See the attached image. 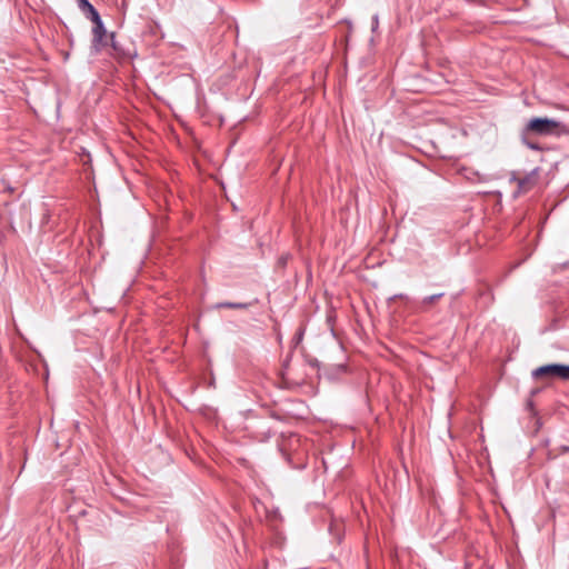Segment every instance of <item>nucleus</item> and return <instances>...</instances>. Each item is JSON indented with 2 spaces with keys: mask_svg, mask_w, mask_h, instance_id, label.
<instances>
[{
  "mask_svg": "<svg viewBox=\"0 0 569 569\" xmlns=\"http://www.w3.org/2000/svg\"><path fill=\"white\" fill-rule=\"evenodd\" d=\"M525 129V134L536 136H558L566 130V126L557 120L548 118H532L530 119Z\"/></svg>",
  "mask_w": 569,
  "mask_h": 569,
  "instance_id": "nucleus-1",
  "label": "nucleus"
},
{
  "mask_svg": "<svg viewBox=\"0 0 569 569\" xmlns=\"http://www.w3.org/2000/svg\"><path fill=\"white\" fill-rule=\"evenodd\" d=\"M533 378L551 377L569 381V366L568 365H546L532 371Z\"/></svg>",
  "mask_w": 569,
  "mask_h": 569,
  "instance_id": "nucleus-2",
  "label": "nucleus"
},
{
  "mask_svg": "<svg viewBox=\"0 0 569 569\" xmlns=\"http://www.w3.org/2000/svg\"><path fill=\"white\" fill-rule=\"evenodd\" d=\"M92 49L100 52L107 46L108 37L103 22L96 23L92 28Z\"/></svg>",
  "mask_w": 569,
  "mask_h": 569,
  "instance_id": "nucleus-3",
  "label": "nucleus"
},
{
  "mask_svg": "<svg viewBox=\"0 0 569 569\" xmlns=\"http://www.w3.org/2000/svg\"><path fill=\"white\" fill-rule=\"evenodd\" d=\"M518 184V190L516 192V196H519L521 193H526L530 191L537 183L538 176L536 171H532L531 173L522 177V178H515Z\"/></svg>",
  "mask_w": 569,
  "mask_h": 569,
  "instance_id": "nucleus-4",
  "label": "nucleus"
},
{
  "mask_svg": "<svg viewBox=\"0 0 569 569\" xmlns=\"http://www.w3.org/2000/svg\"><path fill=\"white\" fill-rule=\"evenodd\" d=\"M250 303L247 302H219L216 305L217 309H247Z\"/></svg>",
  "mask_w": 569,
  "mask_h": 569,
  "instance_id": "nucleus-5",
  "label": "nucleus"
},
{
  "mask_svg": "<svg viewBox=\"0 0 569 569\" xmlns=\"http://www.w3.org/2000/svg\"><path fill=\"white\" fill-rule=\"evenodd\" d=\"M86 13H87V17L93 22V26L96 23H101L102 22L99 12L96 10V8L93 6H91V8H89L86 11Z\"/></svg>",
  "mask_w": 569,
  "mask_h": 569,
  "instance_id": "nucleus-6",
  "label": "nucleus"
},
{
  "mask_svg": "<svg viewBox=\"0 0 569 569\" xmlns=\"http://www.w3.org/2000/svg\"><path fill=\"white\" fill-rule=\"evenodd\" d=\"M86 13H87V17L93 22V26L96 23H101L102 22L99 12L96 10V8L93 6H91V8H89L86 11Z\"/></svg>",
  "mask_w": 569,
  "mask_h": 569,
  "instance_id": "nucleus-7",
  "label": "nucleus"
},
{
  "mask_svg": "<svg viewBox=\"0 0 569 569\" xmlns=\"http://www.w3.org/2000/svg\"><path fill=\"white\" fill-rule=\"evenodd\" d=\"M442 297H443V293H436V295H431V296L425 297L421 300V308H425V307H427V306L438 301Z\"/></svg>",
  "mask_w": 569,
  "mask_h": 569,
  "instance_id": "nucleus-8",
  "label": "nucleus"
},
{
  "mask_svg": "<svg viewBox=\"0 0 569 569\" xmlns=\"http://www.w3.org/2000/svg\"><path fill=\"white\" fill-rule=\"evenodd\" d=\"M530 134H525V129L522 130L521 140L522 142L531 150H540V147L537 143H533L529 140Z\"/></svg>",
  "mask_w": 569,
  "mask_h": 569,
  "instance_id": "nucleus-9",
  "label": "nucleus"
},
{
  "mask_svg": "<svg viewBox=\"0 0 569 569\" xmlns=\"http://www.w3.org/2000/svg\"><path fill=\"white\" fill-rule=\"evenodd\" d=\"M78 4L83 12H86L92 6L88 0H78Z\"/></svg>",
  "mask_w": 569,
  "mask_h": 569,
  "instance_id": "nucleus-10",
  "label": "nucleus"
},
{
  "mask_svg": "<svg viewBox=\"0 0 569 569\" xmlns=\"http://www.w3.org/2000/svg\"><path fill=\"white\" fill-rule=\"evenodd\" d=\"M110 38H111V46H112L113 50L118 51V46H117V42L114 40V34H111Z\"/></svg>",
  "mask_w": 569,
  "mask_h": 569,
  "instance_id": "nucleus-11",
  "label": "nucleus"
},
{
  "mask_svg": "<svg viewBox=\"0 0 569 569\" xmlns=\"http://www.w3.org/2000/svg\"><path fill=\"white\" fill-rule=\"evenodd\" d=\"M379 24L378 16L372 18V30H375Z\"/></svg>",
  "mask_w": 569,
  "mask_h": 569,
  "instance_id": "nucleus-12",
  "label": "nucleus"
}]
</instances>
